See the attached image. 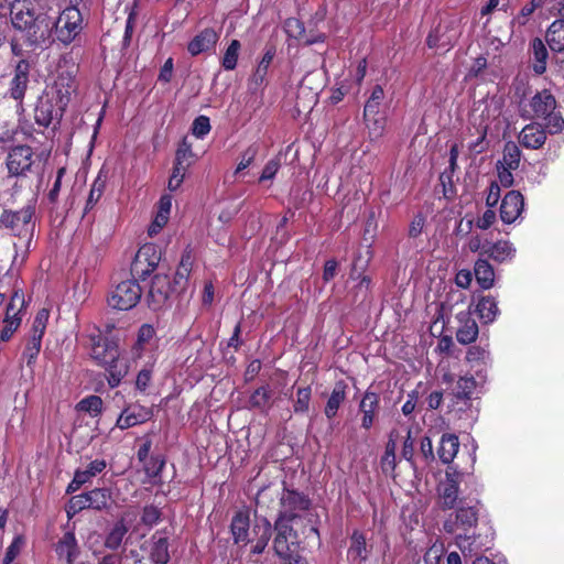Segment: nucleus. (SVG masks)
Listing matches in <instances>:
<instances>
[{"mask_svg": "<svg viewBox=\"0 0 564 564\" xmlns=\"http://www.w3.org/2000/svg\"><path fill=\"white\" fill-rule=\"evenodd\" d=\"M10 21L13 28L11 52L23 56L25 48L33 50L48 40L51 22L43 14H36L31 0H14L10 8Z\"/></svg>", "mask_w": 564, "mask_h": 564, "instance_id": "nucleus-1", "label": "nucleus"}, {"mask_svg": "<svg viewBox=\"0 0 564 564\" xmlns=\"http://www.w3.org/2000/svg\"><path fill=\"white\" fill-rule=\"evenodd\" d=\"M555 109L554 96L547 90H542L531 98L529 109H523V117L545 120L549 132L554 134L564 129V119Z\"/></svg>", "mask_w": 564, "mask_h": 564, "instance_id": "nucleus-2", "label": "nucleus"}, {"mask_svg": "<svg viewBox=\"0 0 564 564\" xmlns=\"http://www.w3.org/2000/svg\"><path fill=\"white\" fill-rule=\"evenodd\" d=\"M274 531L273 550L275 555L282 561L292 560L300 544V538L292 525V521L278 518L274 522Z\"/></svg>", "mask_w": 564, "mask_h": 564, "instance_id": "nucleus-3", "label": "nucleus"}, {"mask_svg": "<svg viewBox=\"0 0 564 564\" xmlns=\"http://www.w3.org/2000/svg\"><path fill=\"white\" fill-rule=\"evenodd\" d=\"M57 40L69 44L83 30V17L76 3L65 8L54 23Z\"/></svg>", "mask_w": 564, "mask_h": 564, "instance_id": "nucleus-4", "label": "nucleus"}, {"mask_svg": "<svg viewBox=\"0 0 564 564\" xmlns=\"http://www.w3.org/2000/svg\"><path fill=\"white\" fill-rule=\"evenodd\" d=\"M141 294V288L134 280H126L111 291L108 304L116 310L127 311L139 303Z\"/></svg>", "mask_w": 564, "mask_h": 564, "instance_id": "nucleus-5", "label": "nucleus"}, {"mask_svg": "<svg viewBox=\"0 0 564 564\" xmlns=\"http://www.w3.org/2000/svg\"><path fill=\"white\" fill-rule=\"evenodd\" d=\"M34 209L26 206L18 212L4 210L0 216V228L10 230L15 236H28L33 230Z\"/></svg>", "mask_w": 564, "mask_h": 564, "instance_id": "nucleus-6", "label": "nucleus"}, {"mask_svg": "<svg viewBox=\"0 0 564 564\" xmlns=\"http://www.w3.org/2000/svg\"><path fill=\"white\" fill-rule=\"evenodd\" d=\"M65 109V106H62L61 102L44 91L36 102L34 120L39 126L47 128L54 121H59Z\"/></svg>", "mask_w": 564, "mask_h": 564, "instance_id": "nucleus-7", "label": "nucleus"}, {"mask_svg": "<svg viewBox=\"0 0 564 564\" xmlns=\"http://www.w3.org/2000/svg\"><path fill=\"white\" fill-rule=\"evenodd\" d=\"M161 260V253L153 243L143 245L137 252L131 264L133 275L145 279L158 267Z\"/></svg>", "mask_w": 564, "mask_h": 564, "instance_id": "nucleus-8", "label": "nucleus"}, {"mask_svg": "<svg viewBox=\"0 0 564 564\" xmlns=\"http://www.w3.org/2000/svg\"><path fill=\"white\" fill-rule=\"evenodd\" d=\"M462 34L459 23L457 20L452 19L447 22L440 23L427 36V45L431 48H446L452 47Z\"/></svg>", "mask_w": 564, "mask_h": 564, "instance_id": "nucleus-9", "label": "nucleus"}, {"mask_svg": "<svg viewBox=\"0 0 564 564\" xmlns=\"http://www.w3.org/2000/svg\"><path fill=\"white\" fill-rule=\"evenodd\" d=\"M76 88L74 72L59 68L54 84L45 91L55 98L56 101L61 102L62 106L67 107Z\"/></svg>", "mask_w": 564, "mask_h": 564, "instance_id": "nucleus-10", "label": "nucleus"}, {"mask_svg": "<svg viewBox=\"0 0 564 564\" xmlns=\"http://www.w3.org/2000/svg\"><path fill=\"white\" fill-rule=\"evenodd\" d=\"M310 500L306 496L295 491L284 489L280 497V511L278 518L286 521H294L299 518V512L307 510Z\"/></svg>", "mask_w": 564, "mask_h": 564, "instance_id": "nucleus-11", "label": "nucleus"}, {"mask_svg": "<svg viewBox=\"0 0 564 564\" xmlns=\"http://www.w3.org/2000/svg\"><path fill=\"white\" fill-rule=\"evenodd\" d=\"M34 154L30 147L18 145L10 150L7 158V167L10 175H25L34 165Z\"/></svg>", "mask_w": 564, "mask_h": 564, "instance_id": "nucleus-12", "label": "nucleus"}, {"mask_svg": "<svg viewBox=\"0 0 564 564\" xmlns=\"http://www.w3.org/2000/svg\"><path fill=\"white\" fill-rule=\"evenodd\" d=\"M477 521L478 512L475 507L460 506L457 508L454 514H449L443 527L447 533H454L457 530L466 531L471 529L477 524Z\"/></svg>", "mask_w": 564, "mask_h": 564, "instance_id": "nucleus-13", "label": "nucleus"}, {"mask_svg": "<svg viewBox=\"0 0 564 564\" xmlns=\"http://www.w3.org/2000/svg\"><path fill=\"white\" fill-rule=\"evenodd\" d=\"M31 65L25 58L20 59L14 68L13 77L10 80L8 94L17 101H22L28 86Z\"/></svg>", "mask_w": 564, "mask_h": 564, "instance_id": "nucleus-14", "label": "nucleus"}, {"mask_svg": "<svg viewBox=\"0 0 564 564\" xmlns=\"http://www.w3.org/2000/svg\"><path fill=\"white\" fill-rule=\"evenodd\" d=\"M172 286L166 274H156L149 290V304L153 310L163 308L171 296Z\"/></svg>", "mask_w": 564, "mask_h": 564, "instance_id": "nucleus-15", "label": "nucleus"}, {"mask_svg": "<svg viewBox=\"0 0 564 564\" xmlns=\"http://www.w3.org/2000/svg\"><path fill=\"white\" fill-rule=\"evenodd\" d=\"M524 208V198L518 191H510L502 198L500 218L505 224L514 223Z\"/></svg>", "mask_w": 564, "mask_h": 564, "instance_id": "nucleus-16", "label": "nucleus"}, {"mask_svg": "<svg viewBox=\"0 0 564 564\" xmlns=\"http://www.w3.org/2000/svg\"><path fill=\"white\" fill-rule=\"evenodd\" d=\"M250 530V513L247 509L238 510L232 519L230 524V531L236 544L247 545L252 542V539L249 536Z\"/></svg>", "mask_w": 564, "mask_h": 564, "instance_id": "nucleus-17", "label": "nucleus"}, {"mask_svg": "<svg viewBox=\"0 0 564 564\" xmlns=\"http://www.w3.org/2000/svg\"><path fill=\"white\" fill-rule=\"evenodd\" d=\"M151 416L152 411L149 408L140 405L128 406L119 415L116 426L120 430H126L149 421Z\"/></svg>", "mask_w": 564, "mask_h": 564, "instance_id": "nucleus-18", "label": "nucleus"}, {"mask_svg": "<svg viewBox=\"0 0 564 564\" xmlns=\"http://www.w3.org/2000/svg\"><path fill=\"white\" fill-rule=\"evenodd\" d=\"M119 356L117 346L113 343L104 340L100 335L91 336V357L99 364L110 362Z\"/></svg>", "mask_w": 564, "mask_h": 564, "instance_id": "nucleus-19", "label": "nucleus"}, {"mask_svg": "<svg viewBox=\"0 0 564 564\" xmlns=\"http://www.w3.org/2000/svg\"><path fill=\"white\" fill-rule=\"evenodd\" d=\"M459 326L456 332V339L463 345L470 344L478 336V325L470 316L469 312H460L457 314Z\"/></svg>", "mask_w": 564, "mask_h": 564, "instance_id": "nucleus-20", "label": "nucleus"}, {"mask_svg": "<svg viewBox=\"0 0 564 564\" xmlns=\"http://www.w3.org/2000/svg\"><path fill=\"white\" fill-rule=\"evenodd\" d=\"M219 39L218 33L210 28L203 30L198 33L187 46V50L191 55L196 56L200 53L207 52L215 47L217 41Z\"/></svg>", "mask_w": 564, "mask_h": 564, "instance_id": "nucleus-21", "label": "nucleus"}, {"mask_svg": "<svg viewBox=\"0 0 564 564\" xmlns=\"http://www.w3.org/2000/svg\"><path fill=\"white\" fill-rule=\"evenodd\" d=\"M545 130L539 123L527 124L519 135V142L528 149H540L545 143Z\"/></svg>", "mask_w": 564, "mask_h": 564, "instance_id": "nucleus-22", "label": "nucleus"}, {"mask_svg": "<svg viewBox=\"0 0 564 564\" xmlns=\"http://www.w3.org/2000/svg\"><path fill=\"white\" fill-rule=\"evenodd\" d=\"M252 532L254 534V544L251 546L252 554H261L272 535V525L267 518H262L253 525Z\"/></svg>", "mask_w": 564, "mask_h": 564, "instance_id": "nucleus-23", "label": "nucleus"}, {"mask_svg": "<svg viewBox=\"0 0 564 564\" xmlns=\"http://www.w3.org/2000/svg\"><path fill=\"white\" fill-rule=\"evenodd\" d=\"M274 54H275V51L273 47H270L265 51L261 61L257 65L253 74L251 75V77L249 79L248 85H249L250 90L257 91L260 87L263 86V84L265 83L267 75H268L269 66L273 61Z\"/></svg>", "mask_w": 564, "mask_h": 564, "instance_id": "nucleus-24", "label": "nucleus"}, {"mask_svg": "<svg viewBox=\"0 0 564 564\" xmlns=\"http://www.w3.org/2000/svg\"><path fill=\"white\" fill-rule=\"evenodd\" d=\"M438 492L441 508L444 510L453 509L458 500V482L454 477L447 474L445 481L440 486Z\"/></svg>", "mask_w": 564, "mask_h": 564, "instance_id": "nucleus-25", "label": "nucleus"}, {"mask_svg": "<svg viewBox=\"0 0 564 564\" xmlns=\"http://www.w3.org/2000/svg\"><path fill=\"white\" fill-rule=\"evenodd\" d=\"M485 256L492 259L496 262L502 263L510 261L516 256V248L508 240H498L496 242L488 243Z\"/></svg>", "mask_w": 564, "mask_h": 564, "instance_id": "nucleus-26", "label": "nucleus"}, {"mask_svg": "<svg viewBox=\"0 0 564 564\" xmlns=\"http://www.w3.org/2000/svg\"><path fill=\"white\" fill-rule=\"evenodd\" d=\"M359 409L362 413L361 426L369 430L375 422V416L379 409V395L367 391L359 404Z\"/></svg>", "mask_w": 564, "mask_h": 564, "instance_id": "nucleus-27", "label": "nucleus"}, {"mask_svg": "<svg viewBox=\"0 0 564 564\" xmlns=\"http://www.w3.org/2000/svg\"><path fill=\"white\" fill-rule=\"evenodd\" d=\"M459 449V441L455 434H444L441 437L437 455L443 464L453 462Z\"/></svg>", "mask_w": 564, "mask_h": 564, "instance_id": "nucleus-28", "label": "nucleus"}, {"mask_svg": "<svg viewBox=\"0 0 564 564\" xmlns=\"http://www.w3.org/2000/svg\"><path fill=\"white\" fill-rule=\"evenodd\" d=\"M545 40L552 51H564V19L552 22L546 31Z\"/></svg>", "mask_w": 564, "mask_h": 564, "instance_id": "nucleus-29", "label": "nucleus"}, {"mask_svg": "<svg viewBox=\"0 0 564 564\" xmlns=\"http://www.w3.org/2000/svg\"><path fill=\"white\" fill-rule=\"evenodd\" d=\"M25 308V297L22 288L15 281L10 296V302L6 308V317L9 319L21 318L20 314Z\"/></svg>", "mask_w": 564, "mask_h": 564, "instance_id": "nucleus-30", "label": "nucleus"}, {"mask_svg": "<svg viewBox=\"0 0 564 564\" xmlns=\"http://www.w3.org/2000/svg\"><path fill=\"white\" fill-rule=\"evenodd\" d=\"M477 283L484 290H488L494 285L495 271L492 265L485 259H478L474 267Z\"/></svg>", "mask_w": 564, "mask_h": 564, "instance_id": "nucleus-31", "label": "nucleus"}, {"mask_svg": "<svg viewBox=\"0 0 564 564\" xmlns=\"http://www.w3.org/2000/svg\"><path fill=\"white\" fill-rule=\"evenodd\" d=\"M346 388L347 386L344 381H338L335 383L324 411L328 419H332L337 414L340 404L345 401Z\"/></svg>", "mask_w": 564, "mask_h": 564, "instance_id": "nucleus-32", "label": "nucleus"}, {"mask_svg": "<svg viewBox=\"0 0 564 564\" xmlns=\"http://www.w3.org/2000/svg\"><path fill=\"white\" fill-rule=\"evenodd\" d=\"M56 553L59 558H65L68 564H73L77 555V542L74 533L66 532L56 545Z\"/></svg>", "mask_w": 564, "mask_h": 564, "instance_id": "nucleus-33", "label": "nucleus"}, {"mask_svg": "<svg viewBox=\"0 0 564 564\" xmlns=\"http://www.w3.org/2000/svg\"><path fill=\"white\" fill-rule=\"evenodd\" d=\"M476 312L482 323H492L499 314L498 303L491 296H484L478 301Z\"/></svg>", "mask_w": 564, "mask_h": 564, "instance_id": "nucleus-34", "label": "nucleus"}, {"mask_svg": "<svg viewBox=\"0 0 564 564\" xmlns=\"http://www.w3.org/2000/svg\"><path fill=\"white\" fill-rule=\"evenodd\" d=\"M151 560L156 564H166L170 560L167 539L160 533L152 536Z\"/></svg>", "mask_w": 564, "mask_h": 564, "instance_id": "nucleus-35", "label": "nucleus"}, {"mask_svg": "<svg viewBox=\"0 0 564 564\" xmlns=\"http://www.w3.org/2000/svg\"><path fill=\"white\" fill-rule=\"evenodd\" d=\"M108 372V383L111 388H115L120 384L121 380L128 372V366L123 360L119 359V356L111 360L110 362H105L102 365Z\"/></svg>", "mask_w": 564, "mask_h": 564, "instance_id": "nucleus-36", "label": "nucleus"}, {"mask_svg": "<svg viewBox=\"0 0 564 564\" xmlns=\"http://www.w3.org/2000/svg\"><path fill=\"white\" fill-rule=\"evenodd\" d=\"M370 141L380 140L386 131L387 118L382 113L364 116Z\"/></svg>", "mask_w": 564, "mask_h": 564, "instance_id": "nucleus-37", "label": "nucleus"}, {"mask_svg": "<svg viewBox=\"0 0 564 564\" xmlns=\"http://www.w3.org/2000/svg\"><path fill=\"white\" fill-rule=\"evenodd\" d=\"M89 509L94 510H105L108 509L111 501V492L107 488H95L88 492H86Z\"/></svg>", "mask_w": 564, "mask_h": 564, "instance_id": "nucleus-38", "label": "nucleus"}, {"mask_svg": "<svg viewBox=\"0 0 564 564\" xmlns=\"http://www.w3.org/2000/svg\"><path fill=\"white\" fill-rule=\"evenodd\" d=\"M531 52L533 54V57L535 59V63L533 65V70L541 75L546 69V59L549 56L547 50L543 43V41L539 37H535L532 40L530 44Z\"/></svg>", "mask_w": 564, "mask_h": 564, "instance_id": "nucleus-39", "label": "nucleus"}, {"mask_svg": "<svg viewBox=\"0 0 564 564\" xmlns=\"http://www.w3.org/2000/svg\"><path fill=\"white\" fill-rule=\"evenodd\" d=\"M107 172H105L102 169L99 171L97 177L95 178L88 198L85 207V212H88L91 209L97 202L101 198L106 184H107Z\"/></svg>", "mask_w": 564, "mask_h": 564, "instance_id": "nucleus-40", "label": "nucleus"}, {"mask_svg": "<svg viewBox=\"0 0 564 564\" xmlns=\"http://www.w3.org/2000/svg\"><path fill=\"white\" fill-rule=\"evenodd\" d=\"M107 467V463L105 459H95L89 463L86 469H77L76 474V482L77 484H86L90 481L94 477L102 473Z\"/></svg>", "mask_w": 564, "mask_h": 564, "instance_id": "nucleus-41", "label": "nucleus"}, {"mask_svg": "<svg viewBox=\"0 0 564 564\" xmlns=\"http://www.w3.org/2000/svg\"><path fill=\"white\" fill-rule=\"evenodd\" d=\"M520 158L521 152L519 148L514 143L509 142L505 145L502 160H500L497 165L517 170L520 164Z\"/></svg>", "mask_w": 564, "mask_h": 564, "instance_id": "nucleus-42", "label": "nucleus"}, {"mask_svg": "<svg viewBox=\"0 0 564 564\" xmlns=\"http://www.w3.org/2000/svg\"><path fill=\"white\" fill-rule=\"evenodd\" d=\"M77 411L88 413L90 416H98L102 411V400L98 395H89L80 400L76 405Z\"/></svg>", "mask_w": 564, "mask_h": 564, "instance_id": "nucleus-43", "label": "nucleus"}, {"mask_svg": "<svg viewBox=\"0 0 564 564\" xmlns=\"http://www.w3.org/2000/svg\"><path fill=\"white\" fill-rule=\"evenodd\" d=\"M476 388V380L473 376L460 377L453 390L457 399H469Z\"/></svg>", "mask_w": 564, "mask_h": 564, "instance_id": "nucleus-44", "label": "nucleus"}, {"mask_svg": "<svg viewBox=\"0 0 564 564\" xmlns=\"http://www.w3.org/2000/svg\"><path fill=\"white\" fill-rule=\"evenodd\" d=\"M240 47L241 45L238 40H232L230 42L221 59V66L226 70H232L236 68Z\"/></svg>", "mask_w": 564, "mask_h": 564, "instance_id": "nucleus-45", "label": "nucleus"}, {"mask_svg": "<svg viewBox=\"0 0 564 564\" xmlns=\"http://www.w3.org/2000/svg\"><path fill=\"white\" fill-rule=\"evenodd\" d=\"M384 97V93L381 86L377 85L373 87L369 99L367 100L364 108V116L378 115L381 101Z\"/></svg>", "mask_w": 564, "mask_h": 564, "instance_id": "nucleus-46", "label": "nucleus"}, {"mask_svg": "<svg viewBox=\"0 0 564 564\" xmlns=\"http://www.w3.org/2000/svg\"><path fill=\"white\" fill-rule=\"evenodd\" d=\"M348 554L354 560H366L367 557V550H366V539L364 534L359 532H354L351 535V545L348 550Z\"/></svg>", "mask_w": 564, "mask_h": 564, "instance_id": "nucleus-47", "label": "nucleus"}, {"mask_svg": "<svg viewBox=\"0 0 564 564\" xmlns=\"http://www.w3.org/2000/svg\"><path fill=\"white\" fill-rule=\"evenodd\" d=\"M455 543L465 556L476 554L481 550L480 545L476 544L474 535L457 534Z\"/></svg>", "mask_w": 564, "mask_h": 564, "instance_id": "nucleus-48", "label": "nucleus"}, {"mask_svg": "<svg viewBox=\"0 0 564 564\" xmlns=\"http://www.w3.org/2000/svg\"><path fill=\"white\" fill-rule=\"evenodd\" d=\"M50 317V312L46 308L40 310L33 321L31 335L30 337H34L37 339H42L45 334L47 321Z\"/></svg>", "mask_w": 564, "mask_h": 564, "instance_id": "nucleus-49", "label": "nucleus"}, {"mask_svg": "<svg viewBox=\"0 0 564 564\" xmlns=\"http://www.w3.org/2000/svg\"><path fill=\"white\" fill-rule=\"evenodd\" d=\"M127 531L128 529L123 522L116 523L106 539V546L111 550H117L121 545Z\"/></svg>", "mask_w": 564, "mask_h": 564, "instance_id": "nucleus-50", "label": "nucleus"}, {"mask_svg": "<svg viewBox=\"0 0 564 564\" xmlns=\"http://www.w3.org/2000/svg\"><path fill=\"white\" fill-rule=\"evenodd\" d=\"M312 391L310 387L299 388L296 391V399L294 402V412L295 413H307L310 409Z\"/></svg>", "mask_w": 564, "mask_h": 564, "instance_id": "nucleus-51", "label": "nucleus"}, {"mask_svg": "<svg viewBox=\"0 0 564 564\" xmlns=\"http://www.w3.org/2000/svg\"><path fill=\"white\" fill-rule=\"evenodd\" d=\"M260 150V145L258 143L250 144L242 153L240 161L236 167L235 174H239L241 171L246 170L248 166L251 165V163L257 158Z\"/></svg>", "mask_w": 564, "mask_h": 564, "instance_id": "nucleus-52", "label": "nucleus"}, {"mask_svg": "<svg viewBox=\"0 0 564 564\" xmlns=\"http://www.w3.org/2000/svg\"><path fill=\"white\" fill-rule=\"evenodd\" d=\"M142 463L144 471L150 478L158 477L165 465V460L162 456H152Z\"/></svg>", "mask_w": 564, "mask_h": 564, "instance_id": "nucleus-53", "label": "nucleus"}, {"mask_svg": "<svg viewBox=\"0 0 564 564\" xmlns=\"http://www.w3.org/2000/svg\"><path fill=\"white\" fill-rule=\"evenodd\" d=\"M193 156L191 144L184 140L176 151L174 164L188 167L192 164Z\"/></svg>", "mask_w": 564, "mask_h": 564, "instance_id": "nucleus-54", "label": "nucleus"}, {"mask_svg": "<svg viewBox=\"0 0 564 564\" xmlns=\"http://www.w3.org/2000/svg\"><path fill=\"white\" fill-rule=\"evenodd\" d=\"M270 398L271 393L269 389L260 387L252 393L249 402L252 408L262 410L268 405Z\"/></svg>", "mask_w": 564, "mask_h": 564, "instance_id": "nucleus-55", "label": "nucleus"}, {"mask_svg": "<svg viewBox=\"0 0 564 564\" xmlns=\"http://www.w3.org/2000/svg\"><path fill=\"white\" fill-rule=\"evenodd\" d=\"M395 442L389 440L386 445L384 455L381 458V467L383 471L393 470L395 467Z\"/></svg>", "mask_w": 564, "mask_h": 564, "instance_id": "nucleus-56", "label": "nucleus"}, {"mask_svg": "<svg viewBox=\"0 0 564 564\" xmlns=\"http://www.w3.org/2000/svg\"><path fill=\"white\" fill-rule=\"evenodd\" d=\"M84 509H89V503H88L86 492L72 497L68 502L66 511H67L68 517L70 518Z\"/></svg>", "mask_w": 564, "mask_h": 564, "instance_id": "nucleus-57", "label": "nucleus"}, {"mask_svg": "<svg viewBox=\"0 0 564 564\" xmlns=\"http://www.w3.org/2000/svg\"><path fill=\"white\" fill-rule=\"evenodd\" d=\"M543 4V0H531L530 2H528L527 4H524L522 7V9L520 10L519 14L516 17V21L520 24V25H524L530 17L533 14V12L541 8Z\"/></svg>", "mask_w": 564, "mask_h": 564, "instance_id": "nucleus-58", "label": "nucleus"}, {"mask_svg": "<svg viewBox=\"0 0 564 564\" xmlns=\"http://www.w3.org/2000/svg\"><path fill=\"white\" fill-rule=\"evenodd\" d=\"M187 169L188 167H186V166H181V165L174 164L172 174H171V176L169 178V183H167V188L171 192H174L180 188V186L182 185V183L184 181L185 173H186Z\"/></svg>", "mask_w": 564, "mask_h": 564, "instance_id": "nucleus-59", "label": "nucleus"}, {"mask_svg": "<svg viewBox=\"0 0 564 564\" xmlns=\"http://www.w3.org/2000/svg\"><path fill=\"white\" fill-rule=\"evenodd\" d=\"M210 122L209 118L206 116L197 117L192 124V133L198 138L203 139L210 131Z\"/></svg>", "mask_w": 564, "mask_h": 564, "instance_id": "nucleus-60", "label": "nucleus"}, {"mask_svg": "<svg viewBox=\"0 0 564 564\" xmlns=\"http://www.w3.org/2000/svg\"><path fill=\"white\" fill-rule=\"evenodd\" d=\"M23 545L24 539L21 535L15 536L7 549L6 555L3 557V564H11L20 554Z\"/></svg>", "mask_w": 564, "mask_h": 564, "instance_id": "nucleus-61", "label": "nucleus"}, {"mask_svg": "<svg viewBox=\"0 0 564 564\" xmlns=\"http://www.w3.org/2000/svg\"><path fill=\"white\" fill-rule=\"evenodd\" d=\"M42 339H37L34 337H30L24 349L23 356L28 359V364L30 365L39 355L41 350Z\"/></svg>", "mask_w": 564, "mask_h": 564, "instance_id": "nucleus-62", "label": "nucleus"}, {"mask_svg": "<svg viewBox=\"0 0 564 564\" xmlns=\"http://www.w3.org/2000/svg\"><path fill=\"white\" fill-rule=\"evenodd\" d=\"M22 318H15V319H3V328L0 332V339L2 341H7L11 338L13 333L19 328L21 324Z\"/></svg>", "mask_w": 564, "mask_h": 564, "instance_id": "nucleus-63", "label": "nucleus"}, {"mask_svg": "<svg viewBox=\"0 0 564 564\" xmlns=\"http://www.w3.org/2000/svg\"><path fill=\"white\" fill-rule=\"evenodd\" d=\"M154 335H155V330L151 325H149V324L142 325L138 332L137 345L140 348H142L143 345L150 343V340L154 337Z\"/></svg>", "mask_w": 564, "mask_h": 564, "instance_id": "nucleus-64", "label": "nucleus"}]
</instances>
